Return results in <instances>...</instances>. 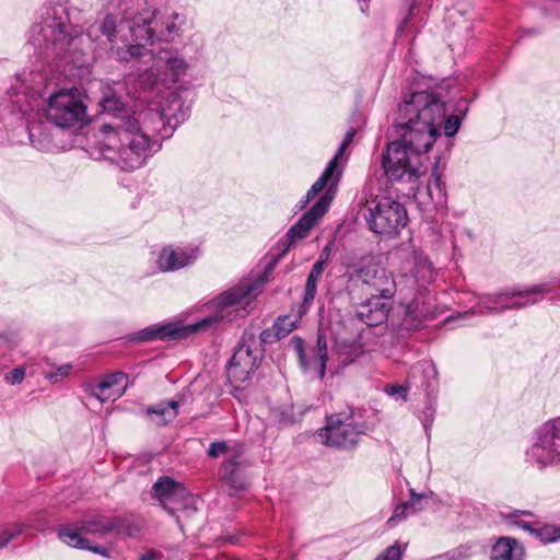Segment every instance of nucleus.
Here are the masks:
<instances>
[{
    "label": "nucleus",
    "instance_id": "obj_1",
    "mask_svg": "<svg viewBox=\"0 0 560 560\" xmlns=\"http://www.w3.org/2000/svg\"><path fill=\"white\" fill-rule=\"evenodd\" d=\"M468 108L450 105L434 92L420 91L405 96L399 104L395 132L397 140L387 145L382 165L390 180L416 182L425 174L427 152L443 128L446 137L457 133Z\"/></svg>",
    "mask_w": 560,
    "mask_h": 560
},
{
    "label": "nucleus",
    "instance_id": "obj_2",
    "mask_svg": "<svg viewBox=\"0 0 560 560\" xmlns=\"http://www.w3.org/2000/svg\"><path fill=\"white\" fill-rule=\"evenodd\" d=\"M137 25L128 22L116 26L108 21L103 26L109 56L136 69L143 86H168L178 82L189 68L186 59L174 49L149 48V30Z\"/></svg>",
    "mask_w": 560,
    "mask_h": 560
},
{
    "label": "nucleus",
    "instance_id": "obj_3",
    "mask_svg": "<svg viewBox=\"0 0 560 560\" xmlns=\"http://www.w3.org/2000/svg\"><path fill=\"white\" fill-rule=\"evenodd\" d=\"M190 106L177 92H170L160 102L142 108L138 116L127 120L130 148L124 158L130 167H140L160 148L163 139L170 138L174 130L189 115Z\"/></svg>",
    "mask_w": 560,
    "mask_h": 560
},
{
    "label": "nucleus",
    "instance_id": "obj_4",
    "mask_svg": "<svg viewBox=\"0 0 560 560\" xmlns=\"http://www.w3.org/2000/svg\"><path fill=\"white\" fill-rule=\"evenodd\" d=\"M86 105L84 95L75 88L59 90L47 100L44 109L45 119L36 114L31 117L26 109L21 112L27 120V132L31 144L45 152L55 151L61 148L56 142L58 129H79L86 122Z\"/></svg>",
    "mask_w": 560,
    "mask_h": 560
},
{
    "label": "nucleus",
    "instance_id": "obj_5",
    "mask_svg": "<svg viewBox=\"0 0 560 560\" xmlns=\"http://www.w3.org/2000/svg\"><path fill=\"white\" fill-rule=\"evenodd\" d=\"M260 287L259 281L244 280L212 300V306L217 310L214 316L206 317L186 326L177 323L149 326L138 331L133 339L138 341L179 340L205 329L214 322L244 317L248 313V307L259 294Z\"/></svg>",
    "mask_w": 560,
    "mask_h": 560
},
{
    "label": "nucleus",
    "instance_id": "obj_6",
    "mask_svg": "<svg viewBox=\"0 0 560 560\" xmlns=\"http://www.w3.org/2000/svg\"><path fill=\"white\" fill-rule=\"evenodd\" d=\"M68 21L62 5L47 9L30 31V44L42 50H51L58 56L83 52L94 43L93 27L84 34L81 27L69 25Z\"/></svg>",
    "mask_w": 560,
    "mask_h": 560
},
{
    "label": "nucleus",
    "instance_id": "obj_7",
    "mask_svg": "<svg viewBox=\"0 0 560 560\" xmlns=\"http://www.w3.org/2000/svg\"><path fill=\"white\" fill-rule=\"evenodd\" d=\"M100 106L103 113L110 115V120L104 122L97 133V147L104 159L117 164L124 171H132L137 167H130L124 158L126 150L129 149L130 138L127 136V120L138 116L141 109L129 112L124 102L115 93L106 94L101 101Z\"/></svg>",
    "mask_w": 560,
    "mask_h": 560
},
{
    "label": "nucleus",
    "instance_id": "obj_8",
    "mask_svg": "<svg viewBox=\"0 0 560 560\" xmlns=\"http://www.w3.org/2000/svg\"><path fill=\"white\" fill-rule=\"evenodd\" d=\"M351 140L352 136L350 133L347 135L346 139L340 144V148L338 149L335 156L330 160L320 177L312 185L305 198L301 200L302 207H305V205L311 199H313L317 194L327 187V190L312 206V208L306 213H304L300 220L288 231L287 237L289 238L290 244L306 237L312 228L327 212L334 198L335 189L339 182L340 173L336 174L338 160L342 156Z\"/></svg>",
    "mask_w": 560,
    "mask_h": 560
},
{
    "label": "nucleus",
    "instance_id": "obj_9",
    "mask_svg": "<svg viewBox=\"0 0 560 560\" xmlns=\"http://www.w3.org/2000/svg\"><path fill=\"white\" fill-rule=\"evenodd\" d=\"M108 21L114 22L116 26L128 22L138 24V28L143 25L145 31L149 30V34L151 36L149 48H153L155 42L171 43L179 37L184 31L183 26L186 23V16L177 12L160 16L155 13L143 12L132 18L108 14L97 27V31L103 34V26Z\"/></svg>",
    "mask_w": 560,
    "mask_h": 560
},
{
    "label": "nucleus",
    "instance_id": "obj_10",
    "mask_svg": "<svg viewBox=\"0 0 560 560\" xmlns=\"http://www.w3.org/2000/svg\"><path fill=\"white\" fill-rule=\"evenodd\" d=\"M525 458L538 470L560 467V416L536 429L534 443L527 448Z\"/></svg>",
    "mask_w": 560,
    "mask_h": 560
},
{
    "label": "nucleus",
    "instance_id": "obj_11",
    "mask_svg": "<svg viewBox=\"0 0 560 560\" xmlns=\"http://www.w3.org/2000/svg\"><path fill=\"white\" fill-rule=\"evenodd\" d=\"M545 291L544 285H534L526 290L505 289L493 294L478 295L477 303L470 311L460 313L459 316L468 318L475 314L488 315L501 313L506 310L522 308L536 303L533 296Z\"/></svg>",
    "mask_w": 560,
    "mask_h": 560
},
{
    "label": "nucleus",
    "instance_id": "obj_12",
    "mask_svg": "<svg viewBox=\"0 0 560 560\" xmlns=\"http://www.w3.org/2000/svg\"><path fill=\"white\" fill-rule=\"evenodd\" d=\"M366 210L368 225L376 234H398L408 221L404 206L390 197H376L368 202Z\"/></svg>",
    "mask_w": 560,
    "mask_h": 560
},
{
    "label": "nucleus",
    "instance_id": "obj_13",
    "mask_svg": "<svg viewBox=\"0 0 560 560\" xmlns=\"http://www.w3.org/2000/svg\"><path fill=\"white\" fill-rule=\"evenodd\" d=\"M364 429L354 421L352 410L343 411L327 418L326 425L317 432V439L327 446L347 448L358 443Z\"/></svg>",
    "mask_w": 560,
    "mask_h": 560
},
{
    "label": "nucleus",
    "instance_id": "obj_14",
    "mask_svg": "<svg viewBox=\"0 0 560 560\" xmlns=\"http://www.w3.org/2000/svg\"><path fill=\"white\" fill-rule=\"evenodd\" d=\"M358 277L366 287L370 295L381 300L390 301L398 288L393 273L374 262L361 267L358 270Z\"/></svg>",
    "mask_w": 560,
    "mask_h": 560
},
{
    "label": "nucleus",
    "instance_id": "obj_15",
    "mask_svg": "<svg viewBox=\"0 0 560 560\" xmlns=\"http://www.w3.org/2000/svg\"><path fill=\"white\" fill-rule=\"evenodd\" d=\"M258 354L246 343V334L242 337V343L234 352L229 366L228 377L236 387L246 382L250 373L257 368Z\"/></svg>",
    "mask_w": 560,
    "mask_h": 560
},
{
    "label": "nucleus",
    "instance_id": "obj_16",
    "mask_svg": "<svg viewBox=\"0 0 560 560\" xmlns=\"http://www.w3.org/2000/svg\"><path fill=\"white\" fill-rule=\"evenodd\" d=\"M198 246L173 247L165 246L156 258V265L163 272L176 271L191 266L200 256Z\"/></svg>",
    "mask_w": 560,
    "mask_h": 560
},
{
    "label": "nucleus",
    "instance_id": "obj_17",
    "mask_svg": "<svg viewBox=\"0 0 560 560\" xmlns=\"http://www.w3.org/2000/svg\"><path fill=\"white\" fill-rule=\"evenodd\" d=\"M127 374L122 372H115L106 376L102 382L96 385L86 384L83 386L84 392L97 399L100 402L116 400L121 397L127 386Z\"/></svg>",
    "mask_w": 560,
    "mask_h": 560
},
{
    "label": "nucleus",
    "instance_id": "obj_18",
    "mask_svg": "<svg viewBox=\"0 0 560 560\" xmlns=\"http://www.w3.org/2000/svg\"><path fill=\"white\" fill-rule=\"evenodd\" d=\"M390 307L389 301L371 296L358 305L355 316L365 325L374 327L383 324L387 319Z\"/></svg>",
    "mask_w": 560,
    "mask_h": 560
},
{
    "label": "nucleus",
    "instance_id": "obj_19",
    "mask_svg": "<svg viewBox=\"0 0 560 560\" xmlns=\"http://www.w3.org/2000/svg\"><path fill=\"white\" fill-rule=\"evenodd\" d=\"M524 557V547L512 537H500L491 550V560H523Z\"/></svg>",
    "mask_w": 560,
    "mask_h": 560
},
{
    "label": "nucleus",
    "instance_id": "obj_20",
    "mask_svg": "<svg viewBox=\"0 0 560 560\" xmlns=\"http://www.w3.org/2000/svg\"><path fill=\"white\" fill-rule=\"evenodd\" d=\"M58 537L60 538V540H62L70 547L83 550H91L94 553L101 555L105 558L110 557V552L106 547L92 546L86 538L82 537L79 534V532L75 528H72L71 526L62 527L58 533Z\"/></svg>",
    "mask_w": 560,
    "mask_h": 560
},
{
    "label": "nucleus",
    "instance_id": "obj_21",
    "mask_svg": "<svg viewBox=\"0 0 560 560\" xmlns=\"http://www.w3.org/2000/svg\"><path fill=\"white\" fill-rule=\"evenodd\" d=\"M410 501L402 502L394 509L392 516L386 522L388 528L397 526L409 515L415 514L423 509L421 501L424 495L417 493L413 489L410 490Z\"/></svg>",
    "mask_w": 560,
    "mask_h": 560
},
{
    "label": "nucleus",
    "instance_id": "obj_22",
    "mask_svg": "<svg viewBox=\"0 0 560 560\" xmlns=\"http://www.w3.org/2000/svg\"><path fill=\"white\" fill-rule=\"evenodd\" d=\"M243 452V448H236L230 457L224 459L220 470L221 479L234 490H240L243 487V481L237 472Z\"/></svg>",
    "mask_w": 560,
    "mask_h": 560
},
{
    "label": "nucleus",
    "instance_id": "obj_23",
    "mask_svg": "<svg viewBox=\"0 0 560 560\" xmlns=\"http://www.w3.org/2000/svg\"><path fill=\"white\" fill-rule=\"evenodd\" d=\"M114 524L115 523L113 522V517L94 515L83 518L79 523V526L71 527L75 528L81 536L82 534L105 535L113 532Z\"/></svg>",
    "mask_w": 560,
    "mask_h": 560
},
{
    "label": "nucleus",
    "instance_id": "obj_24",
    "mask_svg": "<svg viewBox=\"0 0 560 560\" xmlns=\"http://www.w3.org/2000/svg\"><path fill=\"white\" fill-rule=\"evenodd\" d=\"M182 491L183 488L180 485L168 477L160 478L152 488L154 497L163 502L165 509H167V504L173 502Z\"/></svg>",
    "mask_w": 560,
    "mask_h": 560
},
{
    "label": "nucleus",
    "instance_id": "obj_25",
    "mask_svg": "<svg viewBox=\"0 0 560 560\" xmlns=\"http://www.w3.org/2000/svg\"><path fill=\"white\" fill-rule=\"evenodd\" d=\"M147 413L155 424L165 425L178 415V402L175 400L160 402L154 407L148 408Z\"/></svg>",
    "mask_w": 560,
    "mask_h": 560
},
{
    "label": "nucleus",
    "instance_id": "obj_26",
    "mask_svg": "<svg viewBox=\"0 0 560 560\" xmlns=\"http://www.w3.org/2000/svg\"><path fill=\"white\" fill-rule=\"evenodd\" d=\"M299 359L305 371L314 372L319 378L324 377L326 371L327 354L316 353V351H314L312 358L307 359L300 345Z\"/></svg>",
    "mask_w": 560,
    "mask_h": 560
},
{
    "label": "nucleus",
    "instance_id": "obj_27",
    "mask_svg": "<svg viewBox=\"0 0 560 560\" xmlns=\"http://www.w3.org/2000/svg\"><path fill=\"white\" fill-rule=\"evenodd\" d=\"M113 532L120 536L136 537L141 530V526L128 517H113Z\"/></svg>",
    "mask_w": 560,
    "mask_h": 560
},
{
    "label": "nucleus",
    "instance_id": "obj_28",
    "mask_svg": "<svg viewBox=\"0 0 560 560\" xmlns=\"http://www.w3.org/2000/svg\"><path fill=\"white\" fill-rule=\"evenodd\" d=\"M530 535L545 544L555 542L560 539V527L553 525H541L534 522V528H532Z\"/></svg>",
    "mask_w": 560,
    "mask_h": 560
},
{
    "label": "nucleus",
    "instance_id": "obj_29",
    "mask_svg": "<svg viewBox=\"0 0 560 560\" xmlns=\"http://www.w3.org/2000/svg\"><path fill=\"white\" fill-rule=\"evenodd\" d=\"M502 516L510 525L520 527L529 534L532 532V528H534V522H527L522 518L523 516L524 517L533 516V513L530 511L514 510L511 513L502 514Z\"/></svg>",
    "mask_w": 560,
    "mask_h": 560
},
{
    "label": "nucleus",
    "instance_id": "obj_30",
    "mask_svg": "<svg viewBox=\"0 0 560 560\" xmlns=\"http://www.w3.org/2000/svg\"><path fill=\"white\" fill-rule=\"evenodd\" d=\"M236 448H243V446L236 442L215 441L212 442L208 448V455L217 458L220 456L230 457Z\"/></svg>",
    "mask_w": 560,
    "mask_h": 560
},
{
    "label": "nucleus",
    "instance_id": "obj_31",
    "mask_svg": "<svg viewBox=\"0 0 560 560\" xmlns=\"http://www.w3.org/2000/svg\"><path fill=\"white\" fill-rule=\"evenodd\" d=\"M27 526L23 523H12L0 530V550L7 547L12 539L21 535Z\"/></svg>",
    "mask_w": 560,
    "mask_h": 560
},
{
    "label": "nucleus",
    "instance_id": "obj_32",
    "mask_svg": "<svg viewBox=\"0 0 560 560\" xmlns=\"http://www.w3.org/2000/svg\"><path fill=\"white\" fill-rule=\"evenodd\" d=\"M317 293V282L306 279L302 304L299 307V317H302L313 304Z\"/></svg>",
    "mask_w": 560,
    "mask_h": 560
},
{
    "label": "nucleus",
    "instance_id": "obj_33",
    "mask_svg": "<svg viewBox=\"0 0 560 560\" xmlns=\"http://www.w3.org/2000/svg\"><path fill=\"white\" fill-rule=\"evenodd\" d=\"M422 314L419 311V305L417 302H411L406 307V314L404 317V326L407 329L418 328L421 323Z\"/></svg>",
    "mask_w": 560,
    "mask_h": 560
},
{
    "label": "nucleus",
    "instance_id": "obj_34",
    "mask_svg": "<svg viewBox=\"0 0 560 560\" xmlns=\"http://www.w3.org/2000/svg\"><path fill=\"white\" fill-rule=\"evenodd\" d=\"M296 318H293L292 316L289 315L279 317L277 322L273 324L278 332V337H281L282 339L287 337L290 332H292L296 327Z\"/></svg>",
    "mask_w": 560,
    "mask_h": 560
},
{
    "label": "nucleus",
    "instance_id": "obj_35",
    "mask_svg": "<svg viewBox=\"0 0 560 560\" xmlns=\"http://www.w3.org/2000/svg\"><path fill=\"white\" fill-rule=\"evenodd\" d=\"M428 192L432 200H435L436 203H443L445 201L444 192L441 188V178L435 176L433 182L428 186Z\"/></svg>",
    "mask_w": 560,
    "mask_h": 560
},
{
    "label": "nucleus",
    "instance_id": "obj_36",
    "mask_svg": "<svg viewBox=\"0 0 560 560\" xmlns=\"http://www.w3.org/2000/svg\"><path fill=\"white\" fill-rule=\"evenodd\" d=\"M468 557V548L459 547L457 549L450 550L443 555H439L429 560H465Z\"/></svg>",
    "mask_w": 560,
    "mask_h": 560
},
{
    "label": "nucleus",
    "instance_id": "obj_37",
    "mask_svg": "<svg viewBox=\"0 0 560 560\" xmlns=\"http://www.w3.org/2000/svg\"><path fill=\"white\" fill-rule=\"evenodd\" d=\"M402 548L398 544L389 546L383 553L378 555L375 560H401Z\"/></svg>",
    "mask_w": 560,
    "mask_h": 560
},
{
    "label": "nucleus",
    "instance_id": "obj_38",
    "mask_svg": "<svg viewBox=\"0 0 560 560\" xmlns=\"http://www.w3.org/2000/svg\"><path fill=\"white\" fill-rule=\"evenodd\" d=\"M72 370L71 364H63L59 366L55 372H51L46 375V378L49 380L52 384L58 383L59 381L67 377Z\"/></svg>",
    "mask_w": 560,
    "mask_h": 560
},
{
    "label": "nucleus",
    "instance_id": "obj_39",
    "mask_svg": "<svg viewBox=\"0 0 560 560\" xmlns=\"http://www.w3.org/2000/svg\"><path fill=\"white\" fill-rule=\"evenodd\" d=\"M385 393L389 396L407 400L408 387L405 385H387Z\"/></svg>",
    "mask_w": 560,
    "mask_h": 560
},
{
    "label": "nucleus",
    "instance_id": "obj_40",
    "mask_svg": "<svg viewBox=\"0 0 560 560\" xmlns=\"http://www.w3.org/2000/svg\"><path fill=\"white\" fill-rule=\"evenodd\" d=\"M25 378V369L22 366L13 369L10 373L5 374L4 380L12 384H21Z\"/></svg>",
    "mask_w": 560,
    "mask_h": 560
},
{
    "label": "nucleus",
    "instance_id": "obj_41",
    "mask_svg": "<svg viewBox=\"0 0 560 560\" xmlns=\"http://www.w3.org/2000/svg\"><path fill=\"white\" fill-rule=\"evenodd\" d=\"M280 339H281V337H278V332H277L275 326H272L271 328L265 329L260 332L261 343H272Z\"/></svg>",
    "mask_w": 560,
    "mask_h": 560
},
{
    "label": "nucleus",
    "instance_id": "obj_42",
    "mask_svg": "<svg viewBox=\"0 0 560 560\" xmlns=\"http://www.w3.org/2000/svg\"><path fill=\"white\" fill-rule=\"evenodd\" d=\"M163 555L155 550H148L140 556L139 560H162Z\"/></svg>",
    "mask_w": 560,
    "mask_h": 560
},
{
    "label": "nucleus",
    "instance_id": "obj_43",
    "mask_svg": "<svg viewBox=\"0 0 560 560\" xmlns=\"http://www.w3.org/2000/svg\"><path fill=\"white\" fill-rule=\"evenodd\" d=\"M314 351H316V353L327 354V343L326 339L323 336L318 337L317 346Z\"/></svg>",
    "mask_w": 560,
    "mask_h": 560
},
{
    "label": "nucleus",
    "instance_id": "obj_44",
    "mask_svg": "<svg viewBox=\"0 0 560 560\" xmlns=\"http://www.w3.org/2000/svg\"><path fill=\"white\" fill-rule=\"evenodd\" d=\"M422 370L424 373H427L428 375H432L433 377H435L438 374L436 369L432 363H423Z\"/></svg>",
    "mask_w": 560,
    "mask_h": 560
},
{
    "label": "nucleus",
    "instance_id": "obj_45",
    "mask_svg": "<svg viewBox=\"0 0 560 560\" xmlns=\"http://www.w3.org/2000/svg\"><path fill=\"white\" fill-rule=\"evenodd\" d=\"M326 265V260L324 258H319L312 267L313 270L318 271L320 273L324 272Z\"/></svg>",
    "mask_w": 560,
    "mask_h": 560
},
{
    "label": "nucleus",
    "instance_id": "obj_46",
    "mask_svg": "<svg viewBox=\"0 0 560 560\" xmlns=\"http://www.w3.org/2000/svg\"><path fill=\"white\" fill-rule=\"evenodd\" d=\"M323 273L318 272V271H315L313 269H311V272L308 273L307 276V280H311V281H316L318 282V280L320 279Z\"/></svg>",
    "mask_w": 560,
    "mask_h": 560
},
{
    "label": "nucleus",
    "instance_id": "obj_47",
    "mask_svg": "<svg viewBox=\"0 0 560 560\" xmlns=\"http://www.w3.org/2000/svg\"><path fill=\"white\" fill-rule=\"evenodd\" d=\"M419 268H420L421 270H423V271L429 272V273H430L429 279H431V272H432V269H431V264H430V262H428L427 260H423V261L420 264Z\"/></svg>",
    "mask_w": 560,
    "mask_h": 560
},
{
    "label": "nucleus",
    "instance_id": "obj_48",
    "mask_svg": "<svg viewBox=\"0 0 560 560\" xmlns=\"http://www.w3.org/2000/svg\"><path fill=\"white\" fill-rule=\"evenodd\" d=\"M328 257H329V247L326 246L324 248V250L320 253V257L319 258H324L327 261Z\"/></svg>",
    "mask_w": 560,
    "mask_h": 560
},
{
    "label": "nucleus",
    "instance_id": "obj_49",
    "mask_svg": "<svg viewBox=\"0 0 560 560\" xmlns=\"http://www.w3.org/2000/svg\"><path fill=\"white\" fill-rule=\"evenodd\" d=\"M359 1H360V2H364V5H361V11H362V12H365V9L368 8V2H369L370 0H359Z\"/></svg>",
    "mask_w": 560,
    "mask_h": 560
},
{
    "label": "nucleus",
    "instance_id": "obj_50",
    "mask_svg": "<svg viewBox=\"0 0 560 560\" xmlns=\"http://www.w3.org/2000/svg\"><path fill=\"white\" fill-rule=\"evenodd\" d=\"M438 164H439V160H436V161H435V163H434V168H436V167H438Z\"/></svg>",
    "mask_w": 560,
    "mask_h": 560
}]
</instances>
